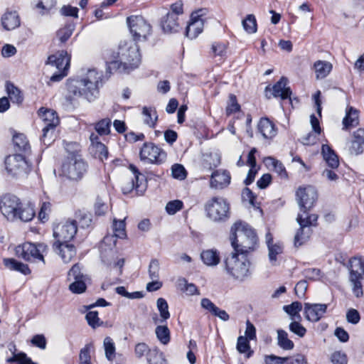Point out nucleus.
<instances>
[{
  "label": "nucleus",
  "mask_w": 364,
  "mask_h": 364,
  "mask_svg": "<svg viewBox=\"0 0 364 364\" xmlns=\"http://www.w3.org/2000/svg\"><path fill=\"white\" fill-rule=\"evenodd\" d=\"M119 61L113 60L109 63L108 69H117L119 72L129 73L139 67L141 63L139 48L136 42L129 41L120 44L118 50Z\"/></svg>",
  "instance_id": "20e7f679"
},
{
  "label": "nucleus",
  "mask_w": 364,
  "mask_h": 364,
  "mask_svg": "<svg viewBox=\"0 0 364 364\" xmlns=\"http://www.w3.org/2000/svg\"><path fill=\"white\" fill-rule=\"evenodd\" d=\"M247 256L234 250L225 259V270L234 279L243 282L250 276L251 263Z\"/></svg>",
  "instance_id": "423d86ee"
},
{
  "label": "nucleus",
  "mask_w": 364,
  "mask_h": 364,
  "mask_svg": "<svg viewBox=\"0 0 364 364\" xmlns=\"http://www.w3.org/2000/svg\"><path fill=\"white\" fill-rule=\"evenodd\" d=\"M230 239L234 250L246 255L255 250L258 240L255 230L241 221L232 226Z\"/></svg>",
  "instance_id": "7ed1b4c3"
},
{
  "label": "nucleus",
  "mask_w": 364,
  "mask_h": 364,
  "mask_svg": "<svg viewBox=\"0 0 364 364\" xmlns=\"http://www.w3.org/2000/svg\"><path fill=\"white\" fill-rule=\"evenodd\" d=\"M4 264L10 270L21 272L24 275H28L31 273V270L26 264L17 261L14 258L4 259Z\"/></svg>",
  "instance_id": "c85d7f7f"
},
{
  "label": "nucleus",
  "mask_w": 364,
  "mask_h": 364,
  "mask_svg": "<svg viewBox=\"0 0 364 364\" xmlns=\"http://www.w3.org/2000/svg\"><path fill=\"white\" fill-rule=\"evenodd\" d=\"M172 171V176L174 178L178 179V180H183L186 177V171L185 168L181 165L176 164L173 165L171 168Z\"/></svg>",
  "instance_id": "338daca9"
},
{
  "label": "nucleus",
  "mask_w": 364,
  "mask_h": 364,
  "mask_svg": "<svg viewBox=\"0 0 364 364\" xmlns=\"http://www.w3.org/2000/svg\"><path fill=\"white\" fill-rule=\"evenodd\" d=\"M13 142L16 151L27 154L30 152L31 146L26 136L23 134H18L14 136Z\"/></svg>",
  "instance_id": "473e14b6"
},
{
  "label": "nucleus",
  "mask_w": 364,
  "mask_h": 364,
  "mask_svg": "<svg viewBox=\"0 0 364 364\" xmlns=\"http://www.w3.org/2000/svg\"><path fill=\"white\" fill-rule=\"evenodd\" d=\"M70 57L65 50H61L56 54L48 57L46 64L56 67L58 70L67 71L70 65Z\"/></svg>",
  "instance_id": "6ab92c4d"
},
{
  "label": "nucleus",
  "mask_w": 364,
  "mask_h": 364,
  "mask_svg": "<svg viewBox=\"0 0 364 364\" xmlns=\"http://www.w3.org/2000/svg\"><path fill=\"white\" fill-rule=\"evenodd\" d=\"M183 207V203L180 200L169 201L166 205V211L168 215H174Z\"/></svg>",
  "instance_id": "6e6d98bb"
},
{
  "label": "nucleus",
  "mask_w": 364,
  "mask_h": 364,
  "mask_svg": "<svg viewBox=\"0 0 364 364\" xmlns=\"http://www.w3.org/2000/svg\"><path fill=\"white\" fill-rule=\"evenodd\" d=\"M317 78L326 77L332 70V64L325 60H318L314 63Z\"/></svg>",
  "instance_id": "e433bc0d"
},
{
  "label": "nucleus",
  "mask_w": 364,
  "mask_h": 364,
  "mask_svg": "<svg viewBox=\"0 0 364 364\" xmlns=\"http://www.w3.org/2000/svg\"><path fill=\"white\" fill-rule=\"evenodd\" d=\"M269 259L272 264L277 261V256L282 252V247L279 244H274L268 247Z\"/></svg>",
  "instance_id": "69168bd1"
},
{
  "label": "nucleus",
  "mask_w": 364,
  "mask_h": 364,
  "mask_svg": "<svg viewBox=\"0 0 364 364\" xmlns=\"http://www.w3.org/2000/svg\"><path fill=\"white\" fill-rule=\"evenodd\" d=\"M200 257L204 264L208 266H215L220 262L219 252L216 250H203Z\"/></svg>",
  "instance_id": "f704fd0d"
},
{
  "label": "nucleus",
  "mask_w": 364,
  "mask_h": 364,
  "mask_svg": "<svg viewBox=\"0 0 364 364\" xmlns=\"http://www.w3.org/2000/svg\"><path fill=\"white\" fill-rule=\"evenodd\" d=\"M311 233L312 230L311 228L306 227L303 228L300 226L294 236V245L296 247H299L306 242Z\"/></svg>",
  "instance_id": "ea45409f"
},
{
  "label": "nucleus",
  "mask_w": 364,
  "mask_h": 364,
  "mask_svg": "<svg viewBox=\"0 0 364 364\" xmlns=\"http://www.w3.org/2000/svg\"><path fill=\"white\" fill-rule=\"evenodd\" d=\"M0 212L9 222L28 223L36 215L34 205L30 202L23 201L11 193H6L0 198Z\"/></svg>",
  "instance_id": "f03ea898"
},
{
  "label": "nucleus",
  "mask_w": 364,
  "mask_h": 364,
  "mask_svg": "<svg viewBox=\"0 0 364 364\" xmlns=\"http://www.w3.org/2000/svg\"><path fill=\"white\" fill-rule=\"evenodd\" d=\"M125 222L124 220H117L116 219L114 220L113 222V236H105L103 240V242L107 244L112 241L113 237L123 239L127 236L126 230H125Z\"/></svg>",
  "instance_id": "a878e982"
},
{
  "label": "nucleus",
  "mask_w": 364,
  "mask_h": 364,
  "mask_svg": "<svg viewBox=\"0 0 364 364\" xmlns=\"http://www.w3.org/2000/svg\"><path fill=\"white\" fill-rule=\"evenodd\" d=\"M75 25L73 22L67 23L63 28L57 31V37L61 43H65L72 36Z\"/></svg>",
  "instance_id": "a19ab883"
},
{
  "label": "nucleus",
  "mask_w": 364,
  "mask_h": 364,
  "mask_svg": "<svg viewBox=\"0 0 364 364\" xmlns=\"http://www.w3.org/2000/svg\"><path fill=\"white\" fill-rule=\"evenodd\" d=\"M9 350L13 351V355L11 357L6 359L7 363H17L18 364H37L36 363L33 362L25 353L21 352L16 353V347L14 345L9 348Z\"/></svg>",
  "instance_id": "c9c22d12"
},
{
  "label": "nucleus",
  "mask_w": 364,
  "mask_h": 364,
  "mask_svg": "<svg viewBox=\"0 0 364 364\" xmlns=\"http://www.w3.org/2000/svg\"><path fill=\"white\" fill-rule=\"evenodd\" d=\"M359 124L358 112L357 109L350 107L346 110L345 117L343 119V129L347 130L355 127Z\"/></svg>",
  "instance_id": "cd10ccee"
},
{
  "label": "nucleus",
  "mask_w": 364,
  "mask_h": 364,
  "mask_svg": "<svg viewBox=\"0 0 364 364\" xmlns=\"http://www.w3.org/2000/svg\"><path fill=\"white\" fill-rule=\"evenodd\" d=\"M103 79L102 71L90 69L81 79L68 80L66 83L68 98L73 100L84 97L88 102H93L99 97V90L102 86Z\"/></svg>",
  "instance_id": "f257e3e1"
},
{
  "label": "nucleus",
  "mask_w": 364,
  "mask_h": 364,
  "mask_svg": "<svg viewBox=\"0 0 364 364\" xmlns=\"http://www.w3.org/2000/svg\"><path fill=\"white\" fill-rule=\"evenodd\" d=\"M53 247L65 263L70 262L76 255L75 245L69 242L54 243Z\"/></svg>",
  "instance_id": "a211bd4d"
},
{
  "label": "nucleus",
  "mask_w": 364,
  "mask_h": 364,
  "mask_svg": "<svg viewBox=\"0 0 364 364\" xmlns=\"http://www.w3.org/2000/svg\"><path fill=\"white\" fill-rule=\"evenodd\" d=\"M20 23V17L16 11H7L1 17V24L5 30H14Z\"/></svg>",
  "instance_id": "393cba45"
},
{
  "label": "nucleus",
  "mask_w": 364,
  "mask_h": 364,
  "mask_svg": "<svg viewBox=\"0 0 364 364\" xmlns=\"http://www.w3.org/2000/svg\"><path fill=\"white\" fill-rule=\"evenodd\" d=\"M156 304L161 318V323H163L170 318L168 303L165 299L159 298L157 299Z\"/></svg>",
  "instance_id": "09e8293b"
},
{
  "label": "nucleus",
  "mask_w": 364,
  "mask_h": 364,
  "mask_svg": "<svg viewBox=\"0 0 364 364\" xmlns=\"http://www.w3.org/2000/svg\"><path fill=\"white\" fill-rule=\"evenodd\" d=\"M323 157L328 166L331 168H336L339 165L338 157L335 151L328 145L323 144L321 147Z\"/></svg>",
  "instance_id": "bb28decb"
},
{
  "label": "nucleus",
  "mask_w": 364,
  "mask_h": 364,
  "mask_svg": "<svg viewBox=\"0 0 364 364\" xmlns=\"http://www.w3.org/2000/svg\"><path fill=\"white\" fill-rule=\"evenodd\" d=\"M146 360L149 364H164L165 362L163 353L156 348L151 349Z\"/></svg>",
  "instance_id": "49530a36"
},
{
  "label": "nucleus",
  "mask_w": 364,
  "mask_h": 364,
  "mask_svg": "<svg viewBox=\"0 0 364 364\" xmlns=\"http://www.w3.org/2000/svg\"><path fill=\"white\" fill-rule=\"evenodd\" d=\"M90 151L95 158L99 159L101 161L107 160L108 158L109 152L107 148L102 143L95 146H90Z\"/></svg>",
  "instance_id": "a18cd8bd"
},
{
  "label": "nucleus",
  "mask_w": 364,
  "mask_h": 364,
  "mask_svg": "<svg viewBox=\"0 0 364 364\" xmlns=\"http://www.w3.org/2000/svg\"><path fill=\"white\" fill-rule=\"evenodd\" d=\"M31 343L33 346L44 350L46 348L47 341L43 334H36L33 336Z\"/></svg>",
  "instance_id": "774afa93"
},
{
  "label": "nucleus",
  "mask_w": 364,
  "mask_h": 364,
  "mask_svg": "<svg viewBox=\"0 0 364 364\" xmlns=\"http://www.w3.org/2000/svg\"><path fill=\"white\" fill-rule=\"evenodd\" d=\"M227 46L224 43L214 42L211 46V50L214 57H224L226 55Z\"/></svg>",
  "instance_id": "680f3d73"
},
{
  "label": "nucleus",
  "mask_w": 364,
  "mask_h": 364,
  "mask_svg": "<svg viewBox=\"0 0 364 364\" xmlns=\"http://www.w3.org/2000/svg\"><path fill=\"white\" fill-rule=\"evenodd\" d=\"M111 119L106 117L95 123L94 128L100 136H107L111 132Z\"/></svg>",
  "instance_id": "58836bf2"
},
{
  "label": "nucleus",
  "mask_w": 364,
  "mask_h": 364,
  "mask_svg": "<svg viewBox=\"0 0 364 364\" xmlns=\"http://www.w3.org/2000/svg\"><path fill=\"white\" fill-rule=\"evenodd\" d=\"M155 333L159 342L164 345H167L171 340V332L167 326L159 325L155 329Z\"/></svg>",
  "instance_id": "79ce46f5"
},
{
  "label": "nucleus",
  "mask_w": 364,
  "mask_h": 364,
  "mask_svg": "<svg viewBox=\"0 0 364 364\" xmlns=\"http://www.w3.org/2000/svg\"><path fill=\"white\" fill-rule=\"evenodd\" d=\"M327 304H304L305 318L312 322L318 321L326 312Z\"/></svg>",
  "instance_id": "dca6fc26"
},
{
  "label": "nucleus",
  "mask_w": 364,
  "mask_h": 364,
  "mask_svg": "<svg viewBox=\"0 0 364 364\" xmlns=\"http://www.w3.org/2000/svg\"><path fill=\"white\" fill-rule=\"evenodd\" d=\"M277 345L285 350H292L294 342L288 338V333L282 329L277 330Z\"/></svg>",
  "instance_id": "4c0bfd02"
},
{
  "label": "nucleus",
  "mask_w": 364,
  "mask_h": 364,
  "mask_svg": "<svg viewBox=\"0 0 364 364\" xmlns=\"http://www.w3.org/2000/svg\"><path fill=\"white\" fill-rule=\"evenodd\" d=\"M242 26L248 33H254L257 31V25L256 18L253 14H248L242 21Z\"/></svg>",
  "instance_id": "de8ad7c7"
},
{
  "label": "nucleus",
  "mask_w": 364,
  "mask_h": 364,
  "mask_svg": "<svg viewBox=\"0 0 364 364\" xmlns=\"http://www.w3.org/2000/svg\"><path fill=\"white\" fill-rule=\"evenodd\" d=\"M202 10L193 13L191 16V21L186 27V34L189 38H196L203 31V19L202 18Z\"/></svg>",
  "instance_id": "f3484780"
},
{
  "label": "nucleus",
  "mask_w": 364,
  "mask_h": 364,
  "mask_svg": "<svg viewBox=\"0 0 364 364\" xmlns=\"http://www.w3.org/2000/svg\"><path fill=\"white\" fill-rule=\"evenodd\" d=\"M55 0H40L36 4V8L41 9L40 13L44 15L48 14L50 10L55 6Z\"/></svg>",
  "instance_id": "052dcab7"
},
{
  "label": "nucleus",
  "mask_w": 364,
  "mask_h": 364,
  "mask_svg": "<svg viewBox=\"0 0 364 364\" xmlns=\"http://www.w3.org/2000/svg\"><path fill=\"white\" fill-rule=\"evenodd\" d=\"M230 174L226 170H217L211 175L210 187L215 189H222L230 183Z\"/></svg>",
  "instance_id": "aec40b11"
},
{
  "label": "nucleus",
  "mask_w": 364,
  "mask_h": 364,
  "mask_svg": "<svg viewBox=\"0 0 364 364\" xmlns=\"http://www.w3.org/2000/svg\"><path fill=\"white\" fill-rule=\"evenodd\" d=\"M116 252L112 248H110L108 251L102 247L101 250V258L104 263L107 264H112V263L115 267H119L120 269L122 268L124 264V259L123 258L118 259L117 261L114 259Z\"/></svg>",
  "instance_id": "c756f323"
},
{
  "label": "nucleus",
  "mask_w": 364,
  "mask_h": 364,
  "mask_svg": "<svg viewBox=\"0 0 364 364\" xmlns=\"http://www.w3.org/2000/svg\"><path fill=\"white\" fill-rule=\"evenodd\" d=\"M288 80L285 77H282L280 80L273 85L272 88V95L274 97H280L282 100L288 99L291 103V90L287 87Z\"/></svg>",
  "instance_id": "412c9836"
},
{
  "label": "nucleus",
  "mask_w": 364,
  "mask_h": 364,
  "mask_svg": "<svg viewBox=\"0 0 364 364\" xmlns=\"http://www.w3.org/2000/svg\"><path fill=\"white\" fill-rule=\"evenodd\" d=\"M178 285L180 287L183 286V287H181V289L183 291H186L188 295L200 294L198 287L193 283H188L185 278L178 279Z\"/></svg>",
  "instance_id": "864d4df0"
},
{
  "label": "nucleus",
  "mask_w": 364,
  "mask_h": 364,
  "mask_svg": "<svg viewBox=\"0 0 364 364\" xmlns=\"http://www.w3.org/2000/svg\"><path fill=\"white\" fill-rule=\"evenodd\" d=\"M350 276L363 277L364 275V257H353L350 260Z\"/></svg>",
  "instance_id": "2f4dec72"
},
{
  "label": "nucleus",
  "mask_w": 364,
  "mask_h": 364,
  "mask_svg": "<svg viewBox=\"0 0 364 364\" xmlns=\"http://www.w3.org/2000/svg\"><path fill=\"white\" fill-rule=\"evenodd\" d=\"M258 132L264 139H271L277 135L275 124L267 117H262L257 124Z\"/></svg>",
  "instance_id": "4be33fe9"
},
{
  "label": "nucleus",
  "mask_w": 364,
  "mask_h": 364,
  "mask_svg": "<svg viewBox=\"0 0 364 364\" xmlns=\"http://www.w3.org/2000/svg\"><path fill=\"white\" fill-rule=\"evenodd\" d=\"M296 198L300 210L303 213H307L317 200V191L310 186L305 188L299 187L296 192Z\"/></svg>",
  "instance_id": "2eb2a0df"
},
{
  "label": "nucleus",
  "mask_w": 364,
  "mask_h": 364,
  "mask_svg": "<svg viewBox=\"0 0 364 364\" xmlns=\"http://www.w3.org/2000/svg\"><path fill=\"white\" fill-rule=\"evenodd\" d=\"M68 280L70 282L69 290L73 294H80L86 291V283L90 280V277L83 272L82 267L77 263L69 270Z\"/></svg>",
  "instance_id": "f8f14e48"
},
{
  "label": "nucleus",
  "mask_w": 364,
  "mask_h": 364,
  "mask_svg": "<svg viewBox=\"0 0 364 364\" xmlns=\"http://www.w3.org/2000/svg\"><path fill=\"white\" fill-rule=\"evenodd\" d=\"M140 159L149 164H161L166 159V153L152 142L144 143L139 152Z\"/></svg>",
  "instance_id": "ddd939ff"
},
{
  "label": "nucleus",
  "mask_w": 364,
  "mask_h": 364,
  "mask_svg": "<svg viewBox=\"0 0 364 364\" xmlns=\"http://www.w3.org/2000/svg\"><path fill=\"white\" fill-rule=\"evenodd\" d=\"M364 128H359L353 132V140L349 148L351 155H360L363 152Z\"/></svg>",
  "instance_id": "5701e85b"
},
{
  "label": "nucleus",
  "mask_w": 364,
  "mask_h": 364,
  "mask_svg": "<svg viewBox=\"0 0 364 364\" xmlns=\"http://www.w3.org/2000/svg\"><path fill=\"white\" fill-rule=\"evenodd\" d=\"M4 168L7 177L19 179L26 177L31 171V166L22 154L7 156L4 159Z\"/></svg>",
  "instance_id": "0eeeda50"
},
{
  "label": "nucleus",
  "mask_w": 364,
  "mask_h": 364,
  "mask_svg": "<svg viewBox=\"0 0 364 364\" xmlns=\"http://www.w3.org/2000/svg\"><path fill=\"white\" fill-rule=\"evenodd\" d=\"M127 23L134 42L146 41L151 34V26L141 16H129Z\"/></svg>",
  "instance_id": "9b49d317"
},
{
  "label": "nucleus",
  "mask_w": 364,
  "mask_h": 364,
  "mask_svg": "<svg viewBox=\"0 0 364 364\" xmlns=\"http://www.w3.org/2000/svg\"><path fill=\"white\" fill-rule=\"evenodd\" d=\"M330 360L333 364H348V357L342 351H335L331 355Z\"/></svg>",
  "instance_id": "e2e57ef3"
},
{
  "label": "nucleus",
  "mask_w": 364,
  "mask_h": 364,
  "mask_svg": "<svg viewBox=\"0 0 364 364\" xmlns=\"http://www.w3.org/2000/svg\"><path fill=\"white\" fill-rule=\"evenodd\" d=\"M161 26L164 33H176L181 28L179 18L174 14H166L161 20Z\"/></svg>",
  "instance_id": "b1692460"
},
{
  "label": "nucleus",
  "mask_w": 364,
  "mask_h": 364,
  "mask_svg": "<svg viewBox=\"0 0 364 364\" xmlns=\"http://www.w3.org/2000/svg\"><path fill=\"white\" fill-rule=\"evenodd\" d=\"M136 181H134V178L129 179L127 181L124 182L122 186V191L124 194H129L131 193L134 188L137 192L142 193L144 191V186L142 184V188H136Z\"/></svg>",
  "instance_id": "4d7b16f0"
},
{
  "label": "nucleus",
  "mask_w": 364,
  "mask_h": 364,
  "mask_svg": "<svg viewBox=\"0 0 364 364\" xmlns=\"http://www.w3.org/2000/svg\"><path fill=\"white\" fill-rule=\"evenodd\" d=\"M142 114L144 117V124L151 128H154L158 120V114L156 109L152 107H144L142 108Z\"/></svg>",
  "instance_id": "72a5a7b5"
},
{
  "label": "nucleus",
  "mask_w": 364,
  "mask_h": 364,
  "mask_svg": "<svg viewBox=\"0 0 364 364\" xmlns=\"http://www.w3.org/2000/svg\"><path fill=\"white\" fill-rule=\"evenodd\" d=\"M48 247L44 243H33L26 242L18 245L15 249L16 255L28 262L42 261L45 263L43 253Z\"/></svg>",
  "instance_id": "9d476101"
},
{
  "label": "nucleus",
  "mask_w": 364,
  "mask_h": 364,
  "mask_svg": "<svg viewBox=\"0 0 364 364\" xmlns=\"http://www.w3.org/2000/svg\"><path fill=\"white\" fill-rule=\"evenodd\" d=\"M103 345L106 358L109 360H113L115 357V345L113 340L110 337L107 336L104 339Z\"/></svg>",
  "instance_id": "8fccbe9b"
},
{
  "label": "nucleus",
  "mask_w": 364,
  "mask_h": 364,
  "mask_svg": "<svg viewBox=\"0 0 364 364\" xmlns=\"http://www.w3.org/2000/svg\"><path fill=\"white\" fill-rule=\"evenodd\" d=\"M304 214L306 215L305 217H304L302 214H298L296 218V221L301 228H311V225H316V221L318 220L317 215H309V212Z\"/></svg>",
  "instance_id": "c03bdc74"
},
{
  "label": "nucleus",
  "mask_w": 364,
  "mask_h": 364,
  "mask_svg": "<svg viewBox=\"0 0 364 364\" xmlns=\"http://www.w3.org/2000/svg\"><path fill=\"white\" fill-rule=\"evenodd\" d=\"M284 311L291 316V319L294 320L295 316L300 318L299 312L302 309L301 303L299 301H294L289 305H285L283 307Z\"/></svg>",
  "instance_id": "603ef678"
},
{
  "label": "nucleus",
  "mask_w": 364,
  "mask_h": 364,
  "mask_svg": "<svg viewBox=\"0 0 364 364\" xmlns=\"http://www.w3.org/2000/svg\"><path fill=\"white\" fill-rule=\"evenodd\" d=\"M264 162L267 166L272 167L281 178H287V172L281 161L272 156H268L265 158Z\"/></svg>",
  "instance_id": "7c9ffc66"
},
{
  "label": "nucleus",
  "mask_w": 364,
  "mask_h": 364,
  "mask_svg": "<svg viewBox=\"0 0 364 364\" xmlns=\"http://www.w3.org/2000/svg\"><path fill=\"white\" fill-rule=\"evenodd\" d=\"M38 114L45 124L41 140L45 145L49 146L54 141V130L59 124V118L55 111L44 107L39 109Z\"/></svg>",
  "instance_id": "6e6552de"
},
{
  "label": "nucleus",
  "mask_w": 364,
  "mask_h": 364,
  "mask_svg": "<svg viewBox=\"0 0 364 364\" xmlns=\"http://www.w3.org/2000/svg\"><path fill=\"white\" fill-rule=\"evenodd\" d=\"M240 109V105L237 103V97L235 95L230 94L229 96L228 103L226 107V114L231 115Z\"/></svg>",
  "instance_id": "5fc2aeb1"
},
{
  "label": "nucleus",
  "mask_w": 364,
  "mask_h": 364,
  "mask_svg": "<svg viewBox=\"0 0 364 364\" xmlns=\"http://www.w3.org/2000/svg\"><path fill=\"white\" fill-rule=\"evenodd\" d=\"M77 143H67L65 149L69 152L62 165L63 176L70 180L81 179L87 171V165L78 154Z\"/></svg>",
  "instance_id": "39448f33"
},
{
  "label": "nucleus",
  "mask_w": 364,
  "mask_h": 364,
  "mask_svg": "<svg viewBox=\"0 0 364 364\" xmlns=\"http://www.w3.org/2000/svg\"><path fill=\"white\" fill-rule=\"evenodd\" d=\"M77 230V225L75 220L58 224L53 228V237L56 239L54 243L70 242L75 237Z\"/></svg>",
  "instance_id": "4468645a"
},
{
  "label": "nucleus",
  "mask_w": 364,
  "mask_h": 364,
  "mask_svg": "<svg viewBox=\"0 0 364 364\" xmlns=\"http://www.w3.org/2000/svg\"><path fill=\"white\" fill-rule=\"evenodd\" d=\"M363 277H357V276H350V281L353 284V292L356 297L363 296V291L360 280Z\"/></svg>",
  "instance_id": "13d9d810"
},
{
  "label": "nucleus",
  "mask_w": 364,
  "mask_h": 364,
  "mask_svg": "<svg viewBox=\"0 0 364 364\" xmlns=\"http://www.w3.org/2000/svg\"><path fill=\"white\" fill-rule=\"evenodd\" d=\"M159 262L156 259H151L149 266V277L152 280L159 279Z\"/></svg>",
  "instance_id": "0e129e2a"
},
{
  "label": "nucleus",
  "mask_w": 364,
  "mask_h": 364,
  "mask_svg": "<svg viewBox=\"0 0 364 364\" xmlns=\"http://www.w3.org/2000/svg\"><path fill=\"white\" fill-rule=\"evenodd\" d=\"M7 94L14 103L20 104L23 101L21 91L11 82H7L6 85Z\"/></svg>",
  "instance_id": "37998d69"
},
{
  "label": "nucleus",
  "mask_w": 364,
  "mask_h": 364,
  "mask_svg": "<svg viewBox=\"0 0 364 364\" xmlns=\"http://www.w3.org/2000/svg\"><path fill=\"white\" fill-rule=\"evenodd\" d=\"M207 217L214 222H224L230 217L229 203L223 198L213 197L205 205Z\"/></svg>",
  "instance_id": "1a4fd4ad"
},
{
  "label": "nucleus",
  "mask_w": 364,
  "mask_h": 364,
  "mask_svg": "<svg viewBox=\"0 0 364 364\" xmlns=\"http://www.w3.org/2000/svg\"><path fill=\"white\" fill-rule=\"evenodd\" d=\"M237 350L240 353H247V357L250 358L252 355V351L250 350V346L249 343V339L245 338V336H240L237 338Z\"/></svg>",
  "instance_id": "3c124183"
},
{
  "label": "nucleus",
  "mask_w": 364,
  "mask_h": 364,
  "mask_svg": "<svg viewBox=\"0 0 364 364\" xmlns=\"http://www.w3.org/2000/svg\"><path fill=\"white\" fill-rule=\"evenodd\" d=\"M91 347V344H87L80 350L79 355L80 364H92L90 356Z\"/></svg>",
  "instance_id": "bf43d9fd"
}]
</instances>
